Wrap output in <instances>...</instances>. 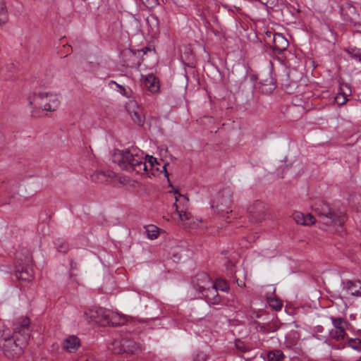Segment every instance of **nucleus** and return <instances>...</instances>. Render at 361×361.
Masks as SVG:
<instances>
[{
  "label": "nucleus",
  "instance_id": "44",
  "mask_svg": "<svg viewBox=\"0 0 361 361\" xmlns=\"http://www.w3.org/2000/svg\"><path fill=\"white\" fill-rule=\"evenodd\" d=\"M276 87V85L274 82H271V87L269 88L270 90H274Z\"/></svg>",
  "mask_w": 361,
  "mask_h": 361
},
{
  "label": "nucleus",
  "instance_id": "17",
  "mask_svg": "<svg viewBox=\"0 0 361 361\" xmlns=\"http://www.w3.org/2000/svg\"><path fill=\"white\" fill-rule=\"evenodd\" d=\"M295 221L300 225L310 226L315 223V217L310 213L304 214L300 212H295L293 214Z\"/></svg>",
  "mask_w": 361,
  "mask_h": 361
},
{
  "label": "nucleus",
  "instance_id": "46",
  "mask_svg": "<svg viewBox=\"0 0 361 361\" xmlns=\"http://www.w3.org/2000/svg\"><path fill=\"white\" fill-rule=\"evenodd\" d=\"M229 268L231 269V271L232 273L233 272V264H230L229 265Z\"/></svg>",
  "mask_w": 361,
  "mask_h": 361
},
{
  "label": "nucleus",
  "instance_id": "27",
  "mask_svg": "<svg viewBox=\"0 0 361 361\" xmlns=\"http://www.w3.org/2000/svg\"><path fill=\"white\" fill-rule=\"evenodd\" d=\"M8 20L7 11L4 0H0V25L4 24Z\"/></svg>",
  "mask_w": 361,
  "mask_h": 361
},
{
  "label": "nucleus",
  "instance_id": "22",
  "mask_svg": "<svg viewBox=\"0 0 361 361\" xmlns=\"http://www.w3.org/2000/svg\"><path fill=\"white\" fill-rule=\"evenodd\" d=\"M284 358L283 353L279 349L269 351L267 355V361H283Z\"/></svg>",
  "mask_w": 361,
  "mask_h": 361
},
{
  "label": "nucleus",
  "instance_id": "33",
  "mask_svg": "<svg viewBox=\"0 0 361 361\" xmlns=\"http://www.w3.org/2000/svg\"><path fill=\"white\" fill-rule=\"evenodd\" d=\"M269 305L276 310H279L281 309L283 305L279 300L272 299L269 300Z\"/></svg>",
  "mask_w": 361,
  "mask_h": 361
},
{
  "label": "nucleus",
  "instance_id": "40",
  "mask_svg": "<svg viewBox=\"0 0 361 361\" xmlns=\"http://www.w3.org/2000/svg\"><path fill=\"white\" fill-rule=\"evenodd\" d=\"M236 283H237L238 286L240 287H243L245 286V282L241 280H239V279L236 280Z\"/></svg>",
  "mask_w": 361,
  "mask_h": 361
},
{
  "label": "nucleus",
  "instance_id": "47",
  "mask_svg": "<svg viewBox=\"0 0 361 361\" xmlns=\"http://www.w3.org/2000/svg\"><path fill=\"white\" fill-rule=\"evenodd\" d=\"M156 172L157 171H152L151 173L153 175V176H156Z\"/></svg>",
  "mask_w": 361,
  "mask_h": 361
},
{
  "label": "nucleus",
  "instance_id": "25",
  "mask_svg": "<svg viewBox=\"0 0 361 361\" xmlns=\"http://www.w3.org/2000/svg\"><path fill=\"white\" fill-rule=\"evenodd\" d=\"M54 245L57 252L61 253H66L69 250V245L67 242L62 239L58 238L54 241Z\"/></svg>",
  "mask_w": 361,
  "mask_h": 361
},
{
  "label": "nucleus",
  "instance_id": "8",
  "mask_svg": "<svg viewBox=\"0 0 361 361\" xmlns=\"http://www.w3.org/2000/svg\"><path fill=\"white\" fill-rule=\"evenodd\" d=\"M110 310L103 307H93L85 311L84 317L88 323L106 326L109 324Z\"/></svg>",
  "mask_w": 361,
  "mask_h": 361
},
{
  "label": "nucleus",
  "instance_id": "2",
  "mask_svg": "<svg viewBox=\"0 0 361 361\" xmlns=\"http://www.w3.org/2000/svg\"><path fill=\"white\" fill-rule=\"evenodd\" d=\"M30 319L18 318L13 324V335L10 336L8 329L0 334V350L8 358L20 356L27 345L30 335Z\"/></svg>",
  "mask_w": 361,
  "mask_h": 361
},
{
  "label": "nucleus",
  "instance_id": "14",
  "mask_svg": "<svg viewBox=\"0 0 361 361\" xmlns=\"http://www.w3.org/2000/svg\"><path fill=\"white\" fill-rule=\"evenodd\" d=\"M289 42L281 33H274L272 38L271 48L274 54L283 53L288 47Z\"/></svg>",
  "mask_w": 361,
  "mask_h": 361
},
{
  "label": "nucleus",
  "instance_id": "12",
  "mask_svg": "<svg viewBox=\"0 0 361 361\" xmlns=\"http://www.w3.org/2000/svg\"><path fill=\"white\" fill-rule=\"evenodd\" d=\"M194 287L201 293L211 286L214 283L210 276L204 272H200L195 275L192 279Z\"/></svg>",
  "mask_w": 361,
  "mask_h": 361
},
{
  "label": "nucleus",
  "instance_id": "4",
  "mask_svg": "<svg viewBox=\"0 0 361 361\" xmlns=\"http://www.w3.org/2000/svg\"><path fill=\"white\" fill-rule=\"evenodd\" d=\"M318 221L324 226L332 228L331 231L341 232L345 221V216L342 213L332 211L329 205L323 201H318L312 206Z\"/></svg>",
  "mask_w": 361,
  "mask_h": 361
},
{
  "label": "nucleus",
  "instance_id": "41",
  "mask_svg": "<svg viewBox=\"0 0 361 361\" xmlns=\"http://www.w3.org/2000/svg\"><path fill=\"white\" fill-rule=\"evenodd\" d=\"M166 164H164L163 166H162V169L164 171V173H165V176L168 177L169 176V173L167 172L166 171Z\"/></svg>",
  "mask_w": 361,
  "mask_h": 361
},
{
  "label": "nucleus",
  "instance_id": "35",
  "mask_svg": "<svg viewBox=\"0 0 361 361\" xmlns=\"http://www.w3.org/2000/svg\"><path fill=\"white\" fill-rule=\"evenodd\" d=\"M147 6H154L157 4V0H141Z\"/></svg>",
  "mask_w": 361,
  "mask_h": 361
},
{
  "label": "nucleus",
  "instance_id": "3",
  "mask_svg": "<svg viewBox=\"0 0 361 361\" xmlns=\"http://www.w3.org/2000/svg\"><path fill=\"white\" fill-rule=\"evenodd\" d=\"M113 161L121 169L127 171H134L137 173H148V167L150 170L159 171L157 165L159 163L152 156H144V152L137 148L126 150H118L114 154Z\"/></svg>",
  "mask_w": 361,
  "mask_h": 361
},
{
  "label": "nucleus",
  "instance_id": "42",
  "mask_svg": "<svg viewBox=\"0 0 361 361\" xmlns=\"http://www.w3.org/2000/svg\"><path fill=\"white\" fill-rule=\"evenodd\" d=\"M4 330H5L4 326L3 324H2V322L0 321V334H1V332Z\"/></svg>",
  "mask_w": 361,
  "mask_h": 361
},
{
  "label": "nucleus",
  "instance_id": "36",
  "mask_svg": "<svg viewBox=\"0 0 361 361\" xmlns=\"http://www.w3.org/2000/svg\"><path fill=\"white\" fill-rule=\"evenodd\" d=\"M274 33H273L271 31H267L266 32V35H267V37L265 38V41L268 43V38H269L270 39L272 40V38H273V35H274Z\"/></svg>",
  "mask_w": 361,
  "mask_h": 361
},
{
  "label": "nucleus",
  "instance_id": "49",
  "mask_svg": "<svg viewBox=\"0 0 361 361\" xmlns=\"http://www.w3.org/2000/svg\"><path fill=\"white\" fill-rule=\"evenodd\" d=\"M4 71V68H2V69L1 70V73H2Z\"/></svg>",
  "mask_w": 361,
  "mask_h": 361
},
{
  "label": "nucleus",
  "instance_id": "20",
  "mask_svg": "<svg viewBox=\"0 0 361 361\" xmlns=\"http://www.w3.org/2000/svg\"><path fill=\"white\" fill-rule=\"evenodd\" d=\"M108 322L109 324L107 325L120 326L124 324L127 322V318L124 314L110 310Z\"/></svg>",
  "mask_w": 361,
  "mask_h": 361
},
{
  "label": "nucleus",
  "instance_id": "30",
  "mask_svg": "<svg viewBox=\"0 0 361 361\" xmlns=\"http://www.w3.org/2000/svg\"><path fill=\"white\" fill-rule=\"evenodd\" d=\"M177 201L178 197H176V202ZM174 206L176 207V212L178 214L179 218L182 221L189 220L190 219V213H188L183 210H179L178 206L176 204V202L174 203Z\"/></svg>",
  "mask_w": 361,
  "mask_h": 361
},
{
  "label": "nucleus",
  "instance_id": "16",
  "mask_svg": "<svg viewBox=\"0 0 361 361\" xmlns=\"http://www.w3.org/2000/svg\"><path fill=\"white\" fill-rule=\"evenodd\" d=\"M343 289L346 293L353 296H361V281L348 280L342 282Z\"/></svg>",
  "mask_w": 361,
  "mask_h": 361
},
{
  "label": "nucleus",
  "instance_id": "15",
  "mask_svg": "<svg viewBox=\"0 0 361 361\" xmlns=\"http://www.w3.org/2000/svg\"><path fill=\"white\" fill-rule=\"evenodd\" d=\"M247 211L252 219L256 221H260L264 217V205L259 200L255 201L252 205L249 207Z\"/></svg>",
  "mask_w": 361,
  "mask_h": 361
},
{
  "label": "nucleus",
  "instance_id": "31",
  "mask_svg": "<svg viewBox=\"0 0 361 361\" xmlns=\"http://www.w3.org/2000/svg\"><path fill=\"white\" fill-rule=\"evenodd\" d=\"M348 345L355 350H361V340L359 338H347Z\"/></svg>",
  "mask_w": 361,
  "mask_h": 361
},
{
  "label": "nucleus",
  "instance_id": "23",
  "mask_svg": "<svg viewBox=\"0 0 361 361\" xmlns=\"http://www.w3.org/2000/svg\"><path fill=\"white\" fill-rule=\"evenodd\" d=\"M147 23L154 32H157L159 30V20L155 14H150L146 19Z\"/></svg>",
  "mask_w": 361,
  "mask_h": 361
},
{
  "label": "nucleus",
  "instance_id": "50",
  "mask_svg": "<svg viewBox=\"0 0 361 361\" xmlns=\"http://www.w3.org/2000/svg\"><path fill=\"white\" fill-rule=\"evenodd\" d=\"M173 192H174V193H176H176H178V191H177V190H174Z\"/></svg>",
  "mask_w": 361,
  "mask_h": 361
},
{
  "label": "nucleus",
  "instance_id": "21",
  "mask_svg": "<svg viewBox=\"0 0 361 361\" xmlns=\"http://www.w3.org/2000/svg\"><path fill=\"white\" fill-rule=\"evenodd\" d=\"M351 94L350 86L347 84L342 85L341 92L335 97V102L338 105H343L348 101L347 97Z\"/></svg>",
  "mask_w": 361,
  "mask_h": 361
},
{
  "label": "nucleus",
  "instance_id": "19",
  "mask_svg": "<svg viewBox=\"0 0 361 361\" xmlns=\"http://www.w3.org/2000/svg\"><path fill=\"white\" fill-rule=\"evenodd\" d=\"M63 347L68 353H75L80 347V340L75 336H70L64 340Z\"/></svg>",
  "mask_w": 361,
  "mask_h": 361
},
{
  "label": "nucleus",
  "instance_id": "38",
  "mask_svg": "<svg viewBox=\"0 0 361 361\" xmlns=\"http://www.w3.org/2000/svg\"><path fill=\"white\" fill-rule=\"evenodd\" d=\"M348 11L351 13H353L354 15H356V9L355 8V6H352V5H348Z\"/></svg>",
  "mask_w": 361,
  "mask_h": 361
},
{
  "label": "nucleus",
  "instance_id": "26",
  "mask_svg": "<svg viewBox=\"0 0 361 361\" xmlns=\"http://www.w3.org/2000/svg\"><path fill=\"white\" fill-rule=\"evenodd\" d=\"M147 236L151 240L156 239L159 236V228L154 225H148L145 227Z\"/></svg>",
  "mask_w": 361,
  "mask_h": 361
},
{
  "label": "nucleus",
  "instance_id": "28",
  "mask_svg": "<svg viewBox=\"0 0 361 361\" xmlns=\"http://www.w3.org/2000/svg\"><path fill=\"white\" fill-rule=\"evenodd\" d=\"M111 83L114 84L116 87L118 88L117 89V91L121 94H122L123 96L127 97V98H129L131 97L132 95V91L130 89H126L125 87H123V85H119L118 83H117L115 81H111Z\"/></svg>",
  "mask_w": 361,
  "mask_h": 361
},
{
  "label": "nucleus",
  "instance_id": "13",
  "mask_svg": "<svg viewBox=\"0 0 361 361\" xmlns=\"http://www.w3.org/2000/svg\"><path fill=\"white\" fill-rule=\"evenodd\" d=\"M202 294V297L209 305H219L221 302V298L218 293V286L216 283H213L204 290Z\"/></svg>",
  "mask_w": 361,
  "mask_h": 361
},
{
  "label": "nucleus",
  "instance_id": "29",
  "mask_svg": "<svg viewBox=\"0 0 361 361\" xmlns=\"http://www.w3.org/2000/svg\"><path fill=\"white\" fill-rule=\"evenodd\" d=\"M346 51L353 58L358 59L360 61H361V49L355 47H349L346 49Z\"/></svg>",
  "mask_w": 361,
  "mask_h": 361
},
{
  "label": "nucleus",
  "instance_id": "7",
  "mask_svg": "<svg viewBox=\"0 0 361 361\" xmlns=\"http://www.w3.org/2000/svg\"><path fill=\"white\" fill-rule=\"evenodd\" d=\"M18 260L17 264L16 265L15 276L21 281H30L33 279V270L31 267V257L29 255L25 257V259L23 260L19 258L18 255H16Z\"/></svg>",
  "mask_w": 361,
  "mask_h": 361
},
{
  "label": "nucleus",
  "instance_id": "5",
  "mask_svg": "<svg viewBox=\"0 0 361 361\" xmlns=\"http://www.w3.org/2000/svg\"><path fill=\"white\" fill-rule=\"evenodd\" d=\"M334 328L330 330L329 339L326 343L333 349L342 350L345 346L348 334L346 330L350 323L342 317H331Z\"/></svg>",
  "mask_w": 361,
  "mask_h": 361
},
{
  "label": "nucleus",
  "instance_id": "10",
  "mask_svg": "<svg viewBox=\"0 0 361 361\" xmlns=\"http://www.w3.org/2000/svg\"><path fill=\"white\" fill-rule=\"evenodd\" d=\"M126 108L134 123L142 126L145 122V116L142 108L135 100H130L126 103Z\"/></svg>",
  "mask_w": 361,
  "mask_h": 361
},
{
  "label": "nucleus",
  "instance_id": "18",
  "mask_svg": "<svg viewBox=\"0 0 361 361\" xmlns=\"http://www.w3.org/2000/svg\"><path fill=\"white\" fill-rule=\"evenodd\" d=\"M143 85L152 93L158 92L159 90V82L152 74H149L145 78Z\"/></svg>",
  "mask_w": 361,
  "mask_h": 361
},
{
  "label": "nucleus",
  "instance_id": "6",
  "mask_svg": "<svg viewBox=\"0 0 361 361\" xmlns=\"http://www.w3.org/2000/svg\"><path fill=\"white\" fill-rule=\"evenodd\" d=\"M29 102L34 108L42 109L47 111H54L60 105L59 94L51 92H39L29 98Z\"/></svg>",
  "mask_w": 361,
  "mask_h": 361
},
{
  "label": "nucleus",
  "instance_id": "48",
  "mask_svg": "<svg viewBox=\"0 0 361 361\" xmlns=\"http://www.w3.org/2000/svg\"><path fill=\"white\" fill-rule=\"evenodd\" d=\"M188 66H190V67H192L193 66V63H188Z\"/></svg>",
  "mask_w": 361,
  "mask_h": 361
},
{
  "label": "nucleus",
  "instance_id": "32",
  "mask_svg": "<svg viewBox=\"0 0 361 361\" xmlns=\"http://www.w3.org/2000/svg\"><path fill=\"white\" fill-rule=\"evenodd\" d=\"M235 348L243 352V353H245V352H247L250 350V347L245 344L243 341H240V340H236L235 343Z\"/></svg>",
  "mask_w": 361,
  "mask_h": 361
},
{
  "label": "nucleus",
  "instance_id": "39",
  "mask_svg": "<svg viewBox=\"0 0 361 361\" xmlns=\"http://www.w3.org/2000/svg\"><path fill=\"white\" fill-rule=\"evenodd\" d=\"M152 48L150 47H143L142 49H141V51L145 54H147L148 51H152Z\"/></svg>",
  "mask_w": 361,
  "mask_h": 361
},
{
  "label": "nucleus",
  "instance_id": "9",
  "mask_svg": "<svg viewBox=\"0 0 361 361\" xmlns=\"http://www.w3.org/2000/svg\"><path fill=\"white\" fill-rule=\"evenodd\" d=\"M232 197L233 193L229 188H224L219 192L216 209L221 215L232 212Z\"/></svg>",
  "mask_w": 361,
  "mask_h": 361
},
{
  "label": "nucleus",
  "instance_id": "37",
  "mask_svg": "<svg viewBox=\"0 0 361 361\" xmlns=\"http://www.w3.org/2000/svg\"><path fill=\"white\" fill-rule=\"evenodd\" d=\"M218 288H220L222 291H228L229 289V287L225 282H224V284L219 286V287Z\"/></svg>",
  "mask_w": 361,
  "mask_h": 361
},
{
  "label": "nucleus",
  "instance_id": "43",
  "mask_svg": "<svg viewBox=\"0 0 361 361\" xmlns=\"http://www.w3.org/2000/svg\"><path fill=\"white\" fill-rule=\"evenodd\" d=\"M178 195L180 197H182L185 202H188V199L185 196L182 195L180 193L178 194Z\"/></svg>",
  "mask_w": 361,
  "mask_h": 361
},
{
  "label": "nucleus",
  "instance_id": "45",
  "mask_svg": "<svg viewBox=\"0 0 361 361\" xmlns=\"http://www.w3.org/2000/svg\"><path fill=\"white\" fill-rule=\"evenodd\" d=\"M71 267L72 269H75L76 267V264L73 262H71Z\"/></svg>",
  "mask_w": 361,
  "mask_h": 361
},
{
  "label": "nucleus",
  "instance_id": "11",
  "mask_svg": "<svg viewBox=\"0 0 361 361\" xmlns=\"http://www.w3.org/2000/svg\"><path fill=\"white\" fill-rule=\"evenodd\" d=\"M119 345L120 348L118 350L114 349L115 352L117 353H126L136 354L142 350L139 343L128 338H122L119 342Z\"/></svg>",
  "mask_w": 361,
  "mask_h": 361
},
{
  "label": "nucleus",
  "instance_id": "1",
  "mask_svg": "<svg viewBox=\"0 0 361 361\" xmlns=\"http://www.w3.org/2000/svg\"><path fill=\"white\" fill-rule=\"evenodd\" d=\"M30 319L18 318L13 324V335L10 336L8 329L0 334V350L8 358L20 356L27 345L30 335Z\"/></svg>",
  "mask_w": 361,
  "mask_h": 361
},
{
  "label": "nucleus",
  "instance_id": "24",
  "mask_svg": "<svg viewBox=\"0 0 361 361\" xmlns=\"http://www.w3.org/2000/svg\"><path fill=\"white\" fill-rule=\"evenodd\" d=\"M258 327L259 332L264 334L275 332L278 329V326L274 323H259Z\"/></svg>",
  "mask_w": 361,
  "mask_h": 361
},
{
  "label": "nucleus",
  "instance_id": "34",
  "mask_svg": "<svg viewBox=\"0 0 361 361\" xmlns=\"http://www.w3.org/2000/svg\"><path fill=\"white\" fill-rule=\"evenodd\" d=\"M207 359V355L203 353H198L195 357V361H206Z\"/></svg>",
  "mask_w": 361,
  "mask_h": 361
}]
</instances>
